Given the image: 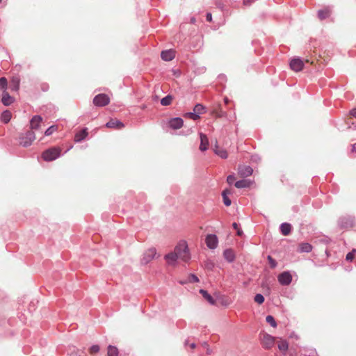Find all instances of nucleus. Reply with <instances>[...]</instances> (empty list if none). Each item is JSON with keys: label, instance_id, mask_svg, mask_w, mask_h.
Returning a JSON list of instances; mask_svg holds the SVG:
<instances>
[{"label": "nucleus", "instance_id": "1", "mask_svg": "<svg viewBox=\"0 0 356 356\" xmlns=\"http://www.w3.org/2000/svg\"><path fill=\"white\" fill-rule=\"evenodd\" d=\"M174 251L178 257L184 261H188L191 259L188 245L186 241L179 242L176 245Z\"/></svg>", "mask_w": 356, "mask_h": 356}, {"label": "nucleus", "instance_id": "2", "mask_svg": "<svg viewBox=\"0 0 356 356\" xmlns=\"http://www.w3.org/2000/svg\"><path fill=\"white\" fill-rule=\"evenodd\" d=\"M60 156V149L59 147H51L44 152L42 154V159L46 161H51L56 160Z\"/></svg>", "mask_w": 356, "mask_h": 356}, {"label": "nucleus", "instance_id": "3", "mask_svg": "<svg viewBox=\"0 0 356 356\" xmlns=\"http://www.w3.org/2000/svg\"><path fill=\"white\" fill-rule=\"evenodd\" d=\"M35 135L33 131H28L24 134H22L19 136V143L24 147L30 146L35 140Z\"/></svg>", "mask_w": 356, "mask_h": 356}, {"label": "nucleus", "instance_id": "4", "mask_svg": "<svg viewBox=\"0 0 356 356\" xmlns=\"http://www.w3.org/2000/svg\"><path fill=\"white\" fill-rule=\"evenodd\" d=\"M110 102V98L106 94L97 95L93 99V104L99 107L106 106Z\"/></svg>", "mask_w": 356, "mask_h": 356}, {"label": "nucleus", "instance_id": "5", "mask_svg": "<svg viewBox=\"0 0 356 356\" xmlns=\"http://www.w3.org/2000/svg\"><path fill=\"white\" fill-rule=\"evenodd\" d=\"M205 243L208 248L214 250L218 244V238L216 234H207L205 238Z\"/></svg>", "mask_w": 356, "mask_h": 356}, {"label": "nucleus", "instance_id": "6", "mask_svg": "<svg viewBox=\"0 0 356 356\" xmlns=\"http://www.w3.org/2000/svg\"><path fill=\"white\" fill-rule=\"evenodd\" d=\"M277 280L281 285L288 286L292 282V276L289 271H284L278 275Z\"/></svg>", "mask_w": 356, "mask_h": 356}, {"label": "nucleus", "instance_id": "7", "mask_svg": "<svg viewBox=\"0 0 356 356\" xmlns=\"http://www.w3.org/2000/svg\"><path fill=\"white\" fill-rule=\"evenodd\" d=\"M156 254V250L155 248H150L147 250L145 252H144L143 255V257L141 259V264L143 265L147 264L153 259H154Z\"/></svg>", "mask_w": 356, "mask_h": 356}, {"label": "nucleus", "instance_id": "8", "mask_svg": "<svg viewBox=\"0 0 356 356\" xmlns=\"http://www.w3.org/2000/svg\"><path fill=\"white\" fill-rule=\"evenodd\" d=\"M253 172V169L251 166L247 165H238V173L242 177H247L250 176Z\"/></svg>", "mask_w": 356, "mask_h": 356}, {"label": "nucleus", "instance_id": "9", "mask_svg": "<svg viewBox=\"0 0 356 356\" xmlns=\"http://www.w3.org/2000/svg\"><path fill=\"white\" fill-rule=\"evenodd\" d=\"M289 65L292 70L300 72L303 69L304 63L300 58H296L291 60Z\"/></svg>", "mask_w": 356, "mask_h": 356}, {"label": "nucleus", "instance_id": "10", "mask_svg": "<svg viewBox=\"0 0 356 356\" xmlns=\"http://www.w3.org/2000/svg\"><path fill=\"white\" fill-rule=\"evenodd\" d=\"M354 220L352 217L344 216L341 217L338 220V225L341 228H347L353 225Z\"/></svg>", "mask_w": 356, "mask_h": 356}, {"label": "nucleus", "instance_id": "11", "mask_svg": "<svg viewBox=\"0 0 356 356\" xmlns=\"http://www.w3.org/2000/svg\"><path fill=\"white\" fill-rule=\"evenodd\" d=\"M184 124L182 118L179 117L173 118L169 120L168 126L170 128L176 130L180 129Z\"/></svg>", "mask_w": 356, "mask_h": 356}, {"label": "nucleus", "instance_id": "12", "mask_svg": "<svg viewBox=\"0 0 356 356\" xmlns=\"http://www.w3.org/2000/svg\"><path fill=\"white\" fill-rule=\"evenodd\" d=\"M175 56V51L172 49L162 51L161 54V58L165 61H170Z\"/></svg>", "mask_w": 356, "mask_h": 356}, {"label": "nucleus", "instance_id": "13", "mask_svg": "<svg viewBox=\"0 0 356 356\" xmlns=\"http://www.w3.org/2000/svg\"><path fill=\"white\" fill-rule=\"evenodd\" d=\"M223 257L229 263H232L235 260L236 256L232 249L228 248L223 251Z\"/></svg>", "mask_w": 356, "mask_h": 356}, {"label": "nucleus", "instance_id": "14", "mask_svg": "<svg viewBox=\"0 0 356 356\" xmlns=\"http://www.w3.org/2000/svg\"><path fill=\"white\" fill-rule=\"evenodd\" d=\"M274 341H275L274 337H273L272 336H270L269 334H266V335H264V337L263 338L262 345L265 348L268 349L273 346Z\"/></svg>", "mask_w": 356, "mask_h": 356}, {"label": "nucleus", "instance_id": "15", "mask_svg": "<svg viewBox=\"0 0 356 356\" xmlns=\"http://www.w3.org/2000/svg\"><path fill=\"white\" fill-rule=\"evenodd\" d=\"M106 127L108 128L120 129L124 127V124L118 120H111L106 124Z\"/></svg>", "mask_w": 356, "mask_h": 356}, {"label": "nucleus", "instance_id": "16", "mask_svg": "<svg viewBox=\"0 0 356 356\" xmlns=\"http://www.w3.org/2000/svg\"><path fill=\"white\" fill-rule=\"evenodd\" d=\"M200 149L202 152H204L208 149V146H209L208 138L205 134H204L202 133H200Z\"/></svg>", "mask_w": 356, "mask_h": 356}, {"label": "nucleus", "instance_id": "17", "mask_svg": "<svg viewBox=\"0 0 356 356\" xmlns=\"http://www.w3.org/2000/svg\"><path fill=\"white\" fill-rule=\"evenodd\" d=\"M14 102V98L11 97L8 92L3 91L2 93L1 102L4 106H10Z\"/></svg>", "mask_w": 356, "mask_h": 356}, {"label": "nucleus", "instance_id": "18", "mask_svg": "<svg viewBox=\"0 0 356 356\" xmlns=\"http://www.w3.org/2000/svg\"><path fill=\"white\" fill-rule=\"evenodd\" d=\"M88 136V129L84 128L80 131L77 132L74 136V141L80 143L83 140Z\"/></svg>", "mask_w": 356, "mask_h": 356}, {"label": "nucleus", "instance_id": "19", "mask_svg": "<svg viewBox=\"0 0 356 356\" xmlns=\"http://www.w3.org/2000/svg\"><path fill=\"white\" fill-rule=\"evenodd\" d=\"M42 120V119L40 115H34L30 121L31 129H38Z\"/></svg>", "mask_w": 356, "mask_h": 356}, {"label": "nucleus", "instance_id": "20", "mask_svg": "<svg viewBox=\"0 0 356 356\" xmlns=\"http://www.w3.org/2000/svg\"><path fill=\"white\" fill-rule=\"evenodd\" d=\"M280 229L282 235L288 236L291 233V225L290 223L283 222L280 225Z\"/></svg>", "mask_w": 356, "mask_h": 356}, {"label": "nucleus", "instance_id": "21", "mask_svg": "<svg viewBox=\"0 0 356 356\" xmlns=\"http://www.w3.org/2000/svg\"><path fill=\"white\" fill-rule=\"evenodd\" d=\"M165 259L167 260L169 264H173L177 259H179L178 256L175 253V252H170L165 255Z\"/></svg>", "mask_w": 356, "mask_h": 356}, {"label": "nucleus", "instance_id": "22", "mask_svg": "<svg viewBox=\"0 0 356 356\" xmlns=\"http://www.w3.org/2000/svg\"><path fill=\"white\" fill-rule=\"evenodd\" d=\"M330 10L328 8L325 9L319 10L318 11V17L320 19L323 20L330 17Z\"/></svg>", "mask_w": 356, "mask_h": 356}, {"label": "nucleus", "instance_id": "23", "mask_svg": "<svg viewBox=\"0 0 356 356\" xmlns=\"http://www.w3.org/2000/svg\"><path fill=\"white\" fill-rule=\"evenodd\" d=\"M234 186L237 188H248L250 186V181L247 179H241L235 182Z\"/></svg>", "mask_w": 356, "mask_h": 356}, {"label": "nucleus", "instance_id": "24", "mask_svg": "<svg viewBox=\"0 0 356 356\" xmlns=\"http://www.w3.org/2000/svg\"><path fill=\"white\" fill-rule=\"evenodd\" d=\"M200 293L211 305H215L216 300L206 290L200 289Z\"/></svg>", "mask_w": 356, "mask_h": 356}, {"label": "nucleus", "instance_id": "25", "mask_svg": "<svg viewBox=\"0 0 356 356\" xmlns=\"http://www.w3.org/2000/svg\"><path fill=\"white\" fill-rule=\"evenodd\" d=\"M11 118L12 113L8 110L3 111L1 115V120L5 124L8 123Z\"/></svg>", "mask_w": 356, "mask_h": 356}, {"label": "nucleus", "instance_id": "26", "mask_svg": "<svg viewBox=\"0 0 356 356\" xmlns=\"http://www.w3.org/2000/svg\"><path fill=\"white\" fill-rule=\"evenodd\" d=\"M19 82L20 80L18 77H13L10 82V90L13 91H17L18 90L19 88Z\"/></svg>", "mask_w": 356, "mask_h": 356}, {"label": "nucleus", "instance_id": "27", "mask_svg": "<svg viewBox=\"0 0 356 356\" xmlns=\"http://www.w3.org/2000/svg\"><path fill=\"white\" fill-rule=\"evenodd\" d=\"M214 152L222 159H227L228 156L227 151L222 149H219L217 144L215 145Z\"/></svg>", "mask_w": 356, "mask_h": 356}, {"label": "nucleus", "instance_id": "28", "mask_svg": "<svg viewBox=\"0 0 356 356\" xmlns=\"http://www.w3.org/2000/svg\"><path fill=\"white\" fill-rule=\"evenodd\" d=\"M300 252H310L312 250V246L308 243H302L300 245Z\"/></svg>", "mask_w": 356, "mask_h": 356}, {"label": "nucleus", "instance_id": "29", "mask_svg": "<svg viewBox=\"0 0 356 356\" xmlns=\"http://www.w3.org/2000/svg\"><path fill=\"white\" fill-rule=\"evenodd\" d=\"M229 193H230V192L228 190H224L222 193L223 203L227 207L230 206L232 204L231 200L227 196V194H229Z\"/></svg>", "mask_w": 356, "mask_h": 356}, {"label": "nucleus", "instance_id": "30", "mask_svg": "<svg viewBox=\"0 0 356 356\" xmlns=\"http://www.w3.org/2000/svg\"><path fill=\"white\" fill-rule=\"evenodd\" d=\"M173 97L170 95H168L161 100V104L162 106H169L171 104Z\"/></svg>", "mask_w": 356, "mask_h": 356}, {"label": "nucleus", "instance_id": "31", "mask_svg": "<svg viewBox=\"0 0 356 356\" xmlns=\"http://www.w3.org/2000/svg\"><path fill=\"white\" fill-rule=\"evenodd\" d=\"M278 348L282 352H286L289 348V343L286 340H281L278 343Z\"/></svg>", "mask_w": 356, "mask_h": 356}, {"label": "nucleus", "instance_id": "32", "mask_svg": "<svg viewBox=\"0 0 356 356\" xmlns=\"http://www.w3.org/2000/svg\"><path fill=\"white\" fill-rule=\"evenodd\" d=\"M205 107L201 104H197L193 108V111L200 116L201 114H203L205 112Z\"/></svg>", "mask_w": 356, "mask_h": 356}, {"label": "nucleus", "instance_id": "33", "mask_svg": "<svg viewBox=\"0 0 356 356\" xmlns=\"http://www.w3.org/2000/svg\"><path fill=\"white\" fill-rule=\"evenodd\" d=\"M118 349L113 346L109 345L108 347V356H118Z\"/></svg>", "mask_w": 356, "mask_h": 356}, {"label": "nucleus", "instance_id": "34", "mask_svg": "<svg viewBox=\"0 0 356 356\" xmlns=\"http://www.w3.org/2000/svg\"><path fill=\"white\" fill-rule=\"evenodd\" d=\"M8 86V81L7 79L5 77H1L0 78V90H2L3 91H6Z\"/></svg>", "mask_w": 356, "mask_h": 356}, {"label": "nucleus", "instance_id": "35", "mask_svg": "<svg viewBox=\"0 0 356 356\" xmlns=\"http://www.w3.org/2000/svg\"><path fill=\"white\" fill-rule=\"evenodd\" d=\"M266 321L268 323H269L272 327H277V323L274 318V317L271 315H268L266 318Z\"/></svg>", "mask_w": 356, "mask_h": 356}, {"label": "nucleus", "instance_id": "36", "mask_svg": "<svg viewBox=\"0 0 356 356\" xmlns=\"http://www.w3.org/2000/svg\"><path fill=\"white\" fill-rule=\"evenodd\" d=\"M254 300L256 302H257L258 304L261 305V304L264 303L265 298L262 294L257 293L255 295V296L254 298Z\"/></svg>", "mask_w": 356, "mask_h": 356}, {"label": "nucleus", "instance_id": "37", "mask_svg": "<svg viewBox=\"0 0 356 356\" xmlns=\"http://www.w3.org/2000/svg\"><path fill=\"white\" fill-rule=\"evenodd\" d=\"M185 116L188 117L193 120H197L200 118V116L198 115V114H197L194 111H193V112L186 113Z\"/></svg>", "mask_w": 356, "mask_h": 356}, {"label": "nucleus", "instance_id": "38", "mask_svg": "<svg viewBox=\"0 0 356 356\" xmlns=\"http://www.w3.org/2000/svg\"><path fill=\"white\" fill-rule=\"evenodd\" d=\"M267 259L269 262V264H270V266L271 268H276L277 263L270 255H268Z\"/></svg>", "mask_w": 356, "mask_h": 356}, {"label": "nucleus", "instance_id": "39", "mask_svg": "<svg viewBox=\"0 0 356 356\" xmlns=\"http://www.w3.org/2000/svg\"><path fill=\"white\" fill-rule=\"evenodd\" d=\"M57 129V126L52 125L50 126L44 132L45 136H50Z\"/></svg>", "mask_w": 356, "mask_h": 356}, {"label": "nucleus", "instance_id": "40", "mask_svg": "<svg viewBox=\"0 0 356 356\" xmlns=\"http://www.w3.org/2000/svg\"><path fill=\"white\" fill-rule=\"evenodd\" d=\"M188 282L191 283H195L199 282V278L195 274H190L188 277Z\"/></svg>", "mask_w": 356, "mask_h": 356}, {"label": "nucleus", "instance_id": "41", "mask_svg": "<svg viewBox=\"0 0 356 356\" xmlns=\"http://www.w3.org/2000/svg\"><path fill=\"white\" fill-rule=\"evenodd\" d=\"M355 250H353V251L348 252L346 256V259L347 261H351L355 257Z\"/></svg>", "mask_w": 356, "mask_h": 356}, {"label": "nucleus", "instance_id": "42", "mask_svg": "<svg viewBox=\"0 0 356 356\" xmlns=\"http://www.w3.org/2000/svg\"><path fill=\"white\" fill-rule=\"evenodd\" d=\"M99 351V346L98 345H92L90 348V353L91 354H93V353H97Z\"/></svg>", "mask_w": 356, "mask_h": 356}, {"label": "nucleus", "instance_id": "43", "mask_svg": "<svg viewBox=\"0 0 356 356\" xmlns=\"http://www.w3.org/2000/svg\"><path fill=\"white\" fill-rule=\"evenodd\" d=\"M235 181V177L234 175H230L227 177V181L229 184H232Z\"/></svg>", "mask_w": 356, "mask_h": 356}, {"label": "nucleus", "instance_id": "44", "mask_svg": "<svg viewBox=\"0 0 356 356\" xmlns=\"http://www.w3.org/2000/svg\"><path fill=\"white\" fill-rule=\"evenodd\" d=\"M206 19H207V21H208V22H211L212 21V15H211V13H207Z\"/></svg>", "mask_w": 356, "mask_h": 356}, {"label": "nucleus", "instance_id": "45", "mask_svg": "<svg viewBox=\"0 0 356 356\" xmlns=\"http://www.w3.org/2000/svg\"><path fill=\"white\" fill-rule=\"evenodd\" d=\"M350 115L356 118V108L350 111Z\"/></svg>", "mask_w": 356, "mask_h": 356}, {"label": "nucleus", "instance_id": "46", "mask_svg": "<svg viewBox=\"0 0 356 356\" xmlns=\"http://www.w3.org/2000/svg\"><path fill=\"white\" fill-rule=\"evenodd\" d=\"M232 227H233V228H234V229H236V230L238 229V225L236 222H234V223L232 224Z\"/></svg>", "mask_w": 356, "mask_h": 356}, {"label": "nucleus", "instance_id": "47", "mask_svg": "<svg viewBox=\"0 0 356 356\" xmlns=\"http://www.w3.org/2000/svg\"><path fill=\"white\" fill-rule=\"evenodd\" d=\"M236 232H237V235H238V236H241L243 234V231L239 228L238 229H236Z\"/></svg>", "mask_w": 356, "mask_h": 356}, {"label": "nucleus", "instance_id": "48", "mask_svg": "<svg viewBox=\"0 0 356 356\" xmlns=\"http://www.w3.org/2000/svg\"><path fill=\"white\" fill-rule=\"evenodd\" d=\"M351 151L353 152H356V144L352 145V149H351Z\"/></svg>", "mask_w": 356, "mask_h": 356}, {"label": "nucleus", "instance_id": "49", "mask_svg": "<svg viewBox=\"0 0 356 356\" xmlns=\"http://www.w3.org/2000/svg\"><path fill=\"white\" fill-rule=\"evenodd\" d=\"M195 22H196L195 18L194 17H191V23L195 24Z\"/></svg>", "mask_w": 356, "mask_h": 356}, {"label": "nucleus", "instance_id": "50", "mask_svg": "<svg viewBox=\"0 0 356 356\" xmlns=\"http://www.w3.org/2000/svg\"><path fill=\"white\" fill-rule=\"evenodd\" d=\"M190 347L192 349H194L196 347V344L195 343H192L190 344Z\"/></svg>", "mask_w": 356, "mask_h": 356}, {"label": "nucleus", "instance_id": "51", "mask_svg": "<svg viewBox=\"0 0 356 356\" xmlns=\"http://www.w3.org/2000/svg\"><path fill=\"white\" fill-rule=\"evenodd\" d=\"M202 346H203L204 347H205V348H208V347H209V344H208V343H207V342H206V341H205V342H204V343H202Z\"/></svg>", "mask_w": 356, "mask_h": 356}, {"label": "nucleus", "instance_id": "52", "mask_svg": "<svg viewBox=\"0 0 356 356\" xmlns=\"http://www.w3.org/2000/svg\"><path fill=\"white\" fill-rule=\"evenodd\" d=\"M207 348V354H210L211 353V350H210L209 347H208Z\"/></svg>", "mask_w": 356, "mask_h": 356}, {"label": "nucleus", "instance_id": "53", "mask_svg": "<svg viewBox=\"0 0 356 356\" xmlns=\"http://www.w3.org/2000/svg\"><path fill=\"white\" fill-rule=\"evenodd\" d=\"M225 103L228 102V99L227 97L225 98Z\"/></svg>", "mask_w": 356, "mask_h": 356}, {"label": "nucleus", "instance_id": "54", "mask_svg": "<svg viewBox=\"0 0 356 356\" xmlns=\"http://www.w3.org/2000/svg\"><path fill=\"white\" fill-rule=\"evenodd\" d=\"M186 282H182V281H181V282H180V283H181V284H185Z\"/></svg>", "mask_w": 356, "mask_h": 356}, {"label": "nucleus", "instance_id": "55", "mask_svg": "<svg viewBox=\"0 0 356 356\" xmlns=\"http://www.w3.org/2000/svg\"><path fill=\"white\" fill-rule=\"evenodd\" d=\"M72 356H80V355H78L77 353H75L74 355H72Z\"/></svg>", "mask_w": 356, "mask_h": 356}, {"label": "nucleus", "instance_id": "56", "mask_svg": "<svg viewBox=\"0 0 356 356\" xmlns=\"http://www.w3.org/2000/svg\"><path fill=\"white\" fill-rule=\"evenodd\" d=\"M186 344H188V341H185V345H186Z\"/></svg>", "mask_w": 356, "mask_h": 356}, {"label": "nucleus", "instance_id": "57", "mask_svg": "<svg viewBox=\"0 0 356 356\" xmlns=\"http://www.w3.org/2000/svg\"><path fill=\"white\" fill-rule=\"evenodd\" d=\"M1 3V0H0V3Z\"/></svg>", "mask_w": 356, "mask_h": 356}]
</instances>
